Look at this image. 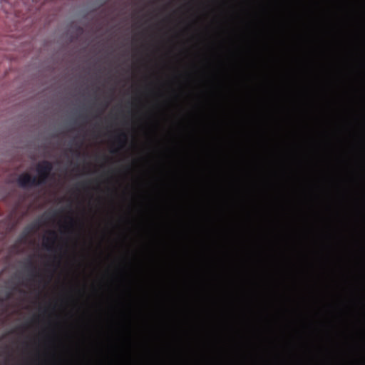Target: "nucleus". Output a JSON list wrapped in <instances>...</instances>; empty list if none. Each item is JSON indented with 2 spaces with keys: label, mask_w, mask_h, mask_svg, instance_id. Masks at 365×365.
<instances>
[{
  "label": "nucleus",
  "mask_w": 365,
  "mask_h": 365,
  "mask_svg": "<svg viewBox=\"0 0 365 365\" xmlns=\"http://www.w3.org/2000/svg\"><path fill=\"white\" fill-rule=\"evenodd\" d=\"M175 208H314L315 215V350H319V206L317 207H175Z\"/></svg>",
  "instance_id": "1"
},
{
  "label": "nucleus",
  "mask_w": 365,
  "mask_h": 365,
  "mask_svg": "<svg viewBox=\"0 0 365 365\" xmlns=\"http://www.w3.org/2000/svg\"><path fill=\"white\" fill-rule=\"evenodd\" d=\"M37 175L32 176L29 173L21 174L18 179L19 186L24 189L45 186L53 178V163L48 160H43L36 165Z\"/></svg>",
  "instance_id": "2"
},
{
  "label": "nucleus",
  "mask_w": 365,
  "mask_h": 365,
  "mask_svg": "<svg viewBox=\"0 0 365 365\" xmlns=\"http://www.w3.org/2000/svg\"><path fill=\"white\" fill-rule=\"evenodd\" d=\"M365 205V203H327L324 185V62H321V206Z\"/></svg>",
  "instance_id": "3"
},
{
  "label": "nucleus",
  "mask_w": 365,
  "mask_h": 365,
  "mask_svg": "<svg viewBox=\"0 0 365 365\" xmlns=\"http://www.w3.org/2000/svg\"><path fill=\"white\" fill-rule=\"evenodd\" d=\"M66 205H274V203H128V204H72Z\"/></svg>",
  "instance_id": "4"
},
{
  "label": "nucleus",
  "mask_w": 365,
  "mask_h": 365,
  "mask_svg": "<svg viewBox=\"0 0 365 365\" xmlns=\"http://www.w3.org/2000/svg\"><path fill=\"white\" fill-rule=\"evenodd\" d=\"M306 181L307 178L302 164L297 162L286 181V186L292 191L298 192L304 189Z\"/></svg>",
  "instance_id": "5"
},
{
  "label": "nucleus",
  "mask_w": 365,
  "mask_h": 365,
  "mask_svg": "<svg viewBox=\"0 0 365 365\" xmlns=\"http://www.w3.org/2000/svg\"><path fill=\"white\" fill-rule=\"evenodd\" d=\"M354 183L359 184V181L355 178H345L341 175H336L334 180V186L338 190L349 187Z\"/></svg>",
  "instance_id": "6"
},
{
  "label": "nucleus",
  "mask_w": 365,
  "mask_h": 365,
  "mask_svg": "<svg viewBox=\"0 0 365 365\" xmlns=\"http://www.w3.org/2000/svg\"><path fill=\"white\" fill-rule=\"evenodd\" d=\"M49 236L43 238V247L48 251H53L54 250L53 245L57 239V234L55 231L51 230L48 232Z\"/></svg>",
  "instance_id": "7"
},
{
  "label": "nucleus",
  "mask_w": 365,
  "mask_h": 365,
  "mask_svg": "<svg viewBox=\"0 0 365 365\" xmlns=\"http://www.w3.org/2000/svg\"><path fill=\"white\" fill-rule=\"evenodd\" d=\"M27 267L29 269V275L31 276V279L34 280L36 277H40L41 275L38 271L36 266L34 263L29 260L27 263Z\"/></svg>",
  "instance_id": "8"
},
{
  "label": "nucleus",
  "mask_w": 365,
  "mask_h": 365,
  "mask_svg": "<svg viewBox=\"0 0 365 365\" xmlns=\"http://www.w3.org/2000/svg\"><path fill=\"white\" fill-rule=\"evenodd\" d=\"M116 142L120 148H123L127 142V134L125 132H120L116 138Z\"/></svg>",
  "instance_id": "9"
},
{
  "label": "nucleus",
  "mask_w": 365,
  "mask_h": 365,
  "mask_svg": "<svg viewBox=\"0 0 365 365\" xmlns=\"http://www.w3.org/2000/svg\"><path fill=\"white\" fill-rule=\"evenodd\" d=\"M89 184H90V181L81 182L77 183L75 185V187H73V189L78 192L79 191L80 189L86 190V189H88Z\"/></svg>",
  "instance_id": "10"
},
{
  "label": "nucleus",
  "mask_w": 365,
  "mask_h": 365,
  "mask_svg": "<svg viewBox=\"0 0 365 365\" xmlns=\"http://www.w3.org/2000/svg\"><path fill=\"white\" fill-rule=\"evenodd\" d=\"M74 152L76 153V155H79L80 152L78 150H75Z\"/></svg>",
  "instance_id": "11"
},
{
  "label": "nucleus",
  "mask_w": 365,
  "mask_h": 365,
  "mask_svg": "<svg viewBox=\"0 0 365 365\" xmlns=\"http://www.w3.org/2000/svg\"><path fill=\"white\" fill-rule=\"evenodd\" d=\"M108 107V103H106L104 106V108H106Z\"/></svg>",
  "instance_id": "12"
},
{
  "label": "nucleus",
  "mask_w": 365,
  "mask_h": 365,
  "mask_svg": "<svg viewBox=\"0 0 365 365\" xmlns=\"http://www.w3.org/2000/svg\"><path fill=\"white\" fill-rule=\"evenodd\" d=\"M117 150H112V153H115Z\"/></svg>",
  "instance_id": "13"
},
{
  "label": "nucleus",
  "mask_w": 365,
  "mask_h": 365,
  "mask_svg": "<svg viewBox=\"0 0 365 365\" xmlns=\"http://www.w3.org/2000/svg\"><path fill=\"white\" fill-rule=\"evenodd\" d=\"M323 207L322 206H320V208L322 209ZM322 212V210H321V213Z\"/></svg>",
  "instance_id": "14"
}]
</instances>
